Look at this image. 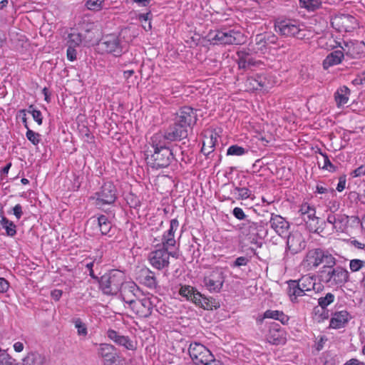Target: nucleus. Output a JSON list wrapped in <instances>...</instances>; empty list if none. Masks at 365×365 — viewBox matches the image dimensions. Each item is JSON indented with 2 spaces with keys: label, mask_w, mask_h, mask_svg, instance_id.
<instances>
[{
  "label": "nucleus",
  "mask_w": 365,
  "mask_h": 365,
  "mask_svg": "<svg viewBox=\"0 0 365 365\" xmlns=\"http://www.w3.org/2000/svg\"><path fill=\"white\" fill-rule=\"evenodd\" d=\"M287 284V294L292 302H297V299L299 297L305 295L311 296L309 294H307L304 291L297 280H289Z\"/></svg>",
  "instance_id": "5701e85b"
},
{
  "label": "nucleus",
  "mask_w": 365,
  "mask_h": 365,
  "mask_svg": "<svg viewBox=\"0 0 365 365\" xmlns=\"http://www.w3.org/2000/svg\"><path fill=\"white\" fill-rule=\"evenodd\" d=\"M237 54L240 57L238 62L240 68H245L247 66L252 64L251 59L247 53L241 51L238 52Z\"/></svg>",
  "instance_id": "79ce46f5"
},
{
  "label": "nucleus",
  "mask_w": 365,
  "mask_h": 365,
  "mask_svg": "<svg viewBox=\"0 0 365 365\" xmlns=\"http://www.w3.org/2000/svg\"><path fill=\"white\" fill-rule=\"evenodd\" d=\"M0 225L6 230L8 236L14 237L16 234V225L6 217H2L0 220Z\"/></svg>",
  "instance_id": "f704fd0d"
},
{
  "label": "nucleus",
  "mask_w": 365,
  "mask_h": 365,
  "mask_svg": "<svg viewBox=\"0 0 365 365\" xmlns=\"http://www.w3.org/2000/svg\"><path fill=\"white\" fill-rule=\"evenodd\" d=\"M247 153V150L237 145H231L227 150V154L228 155H237L240 156Z\"/></svg>",
  "instance_id": "37998d69"
},
{
  "label": "nucleus",
  "mask_w": 365,
  "mask_h": 365,
  "mask_svg": "<svg viewBox=\"0 0 365 365\" xmlns=\"http://www.w3.org/2000/svg\"><path fill=\"white\" fill-rule=\"evenodd\" d=\"M178 226L179 222L177 219L171 220L170 228L163 234L161 244H156L155 250L149 253L148 260L154 268L160 270L169 267L170 256H175L169 250L175 246V232Z\"/></svg>",
  "instance_id": "f257e3e1"
},
{
  "label": "nucleus",
  "mask_w": 365,
  "mask_h": 365,
  "mask_svg": "<svg viewBox=\"0 0 365 365\" xmlns=\"http://www.w3.org/2000/svg\"><path fill=\"white\" fill-rule=\"evenodd\" d=\"M165 132L173 142L185 139L188 135V129L175 121Z\"/></svg>",
  "instance_id": "f3484780"
},
{
  "label": "nucleus",
  "mask_w": 365,
  "mask_h": 365,
  "mask_svg": "<svg viewBox=\"0 0 365 365\" xmlns=\"http://www.w3.org/2000/svg\"><path fill=\"white\" fill-rule=\"evenodd\" d=\"M199 292L195 288L190 285H184L182 286L180 289L179 294L185 297L187 300H190L193 302L194 297L195 296V293Z\"/></svg>",
  "instance_id": "e433bc0d"
},
{
  "label": "nucleus",
  "mask_w": 365,
  "mask_h": 365,
  "mask_svg": "<svg viewBox=\"0 0 365 365\" xmlns=\"http://www.w3.org/2000/svg\"><path fill=\"white\" fill-rule=\"evenodd\" d=\"M348 271L341 267H334L327 269H320L319 279L329 287L342 286L349 280Z\"/></svg>",
  "instance_id": "7ed1b4c3"
},
{
  "label": "nucleus",
  "mask_w": 365,
  "mask_h": 365,
  "mask_svg": "<svg viewBox=\"0 0 365 365\" xmlns=\"http://www.w3.org/2000/svg\"><path fill=\"white\" fill-rule=\"evenodd\" d=\"M9 287V282L4 278L0 277V293L6 292Z\"/></svg>",
  "instance_id": "0e129e2a"
},
{
  "label": "nucleus",
  "mask_w": 365,
  "mask_h": 365,
  "mask_svg": "<svg viewBox=\"0 0 365 365\" xmlns=\"http://www.w3.org/2000/svg\"><path fill=\"white\" fill-rule=\"evenodd\" d=\"M351 175L353 178H357L365 175V164L361 165V166L353 170Z\"/></svg>",
  "instance_id": "bf43d9fd"
},
{
  "label": "nucleus",
  "mask_w": 365,
  "mask_h": 365,
  "mask_svg": "<svg viewBox=\"0 0 365 365\" xmlns=\"http://www.w3.org/2000/svg\"><path fill=\"white\" fill-rule=\"evenodd\" d=\"M117 344L123 346L128 350H133L135 349L133 342L128 336L123 335L119 339V341H118Z\"/></svg>",
  "instance_id": "de8ad7c7"
},
{
  "label": "nucleus",
  "mask_w": 365,
  "mask_h": 365,
  "mask_svg": "<svg viewBox=\"0 0 365 365\" xmlns=\"http://www.w3.org/2000/svg\"><path fill=\"white\" fill-rule=\"evenodd\" d=\"M247 81L250 85L252 86V88L255 90L262 89L264 87L265 81H263L260 76H258L257 78H250Z\"/></svg>",
  "instance_id": "a18cd8bd"
},
{
  "label": "nucleus",
  "mask_w": 365,
  "mask_h": 365,
  "mask_svg": "<svg viewBox=\"0 0 365 365\" xmlns=\"http://www.w3.org/2000/svg\"><path fill=\"white\" fill-rule=\"evenodd\" d=\"M155 299L153 296L140 299L125 297L128 307L140 318H147L151 315Z\"/></svg>",
  "instance_id": "39448f33"
},
{
  "label": "nucleus",
  "mask_w": 365,
  "mask_h": 365,
  "mask_svg": "<svg viewBox=\"0 0 365 365\" xmlns=\"http://www.w3.org/2000/svg\"><path fill=\"white\" fill-rule=\"evenodd\" d=\"M193 303L207 310H212L213 309H217L220 307L218 302L215 301L212 297H207L202 295L200 292L195 293V296H193Z\"/></svg>",
  "instance_id": "aec40b11"
},
{
  "label": "nucleus",
  "mask_w": 365,
  "mask_h": 365,
  "mask_svg": "<svg viewBox=\"0 0 365 365\" xmlns=\"http://www.w3.org/2000/svg\"><path fill=\"white\" fill-rule=\"evenodd\" d=\"M262 226L260 223L247 222L241 228L242 233L247 236L252 243H257V235L259 228Z\"/></svg>",
  "instance_id": "412c9836"
},
{
  "label": "nucleus",
  "mask_w": 365,
  "mask_h": 365,
  "mask_svg": "<svg viewBox=\"0 0 365 365\" xmlns=\"http://www.w3.org/2000/svg\"><path fill=\"white\" fill-rule=\"evenodd\" d=\"M126 43L122 41L119 36L109 34L102 38L98 43L99 49L102 51L111 53L115 56H120L124 53Z\"/></svg>",
  "instance_id": "6e6552de"
},
{
  "label": "nucleus",
  "mask_w": 365,
  "mask_h": 365,
  "mask_svg": "<svg viewBox=\"0 0 365 365\" xmlns=\"http://www.w3.org/2000/svg\"><path fill=\"white\" fill-rule=\"evenodd\" d=\"M349 313L346 311H341L334 314L330 320L329 327L332 329L344 327L349 320Z\"/></svg>",
  "instance_id": "a878e982"
},
{
  "label": "nucleus",
  "mask_w": 365,
  "mask_h": 365,
  "mask_svg": "<svg viewBox=\"0 0 365 365\" xmlns=\"http://www.w3.org/2000/svg\"><path fill=\"white\" fill-rule=\"evenodd\" d=\"M173 142L170 140L165 132H159L154 134L150 140V145L153 150H162L164 148H170L168 145Z\"/></svg>",
  "instance_id": "6ab92c4d"
},
{
  "label": "nucleus",
  "mask_w": 365,
  "mask_h": 365,
  "mask_svg": "<svg viewBox=\"0 0 365 365\" xmlns=\"http://www.w3.org/2000/svg\"><path fill=\"white\" fill-rule=\"evenodd\" d=\"M346 182V176L345 175L341 176L339 179V182L336 186V190L338 192H342L345 189Z\"/></svg>",
  "instance_id": "680f3d73"
},
{
  "label": "nucleus",
  "mask_w": 365,
  "mask_h": 365,
  "mask_svg": "<svg viewBox=\"0 0 365 365\" xmlns=\"http://www.w3.org/2000/svg\"><path fill=\"white\" fill-rule=\"evenodd\" d=\"M81 41V36L79 34L73 33L68 36V42L71 43L70 45H73V46L79 45Z\"/></svg>",
  "instance_id": "603ef678"
},
{
  "label": "nucleus",
  "mask_w": 365,
  "mask_h": 365,
  "mask_svg": "<svg viewBox=\"0 0 365 365\" xmlns=\"http://www.w3.org/2000/svg\"><path fill=\"white\" fill-rule=\"evenodd\" d=\"M278 325L272 326L267 335V340L274 345L284 344L286 342V333L284 329L277 327Z\"/></svg>",
  "instance_id": "a211bd4d"
},
{
  "label": "nucleus",
  "mask_w": 365,
  "mask_h": 365,
  "mask_svg": "<svg viewBox=\"0 0 365 365\" xmlns=\"http://www.w3.org/2000/svg\"><path fill=\"white\" fill-rule=\"evenodd\" d=\"M304 25L295 20H283L275 24V30L282 36H294L299 39L306 37Z\"/></svg>",
  "instance_id": "0eeeda50"
},
{
  "label": "nucleus",
  "mask_w": 365,
  "mask_h": 365,
  "mask_svg": "<svg viewBox=\"0 0 365 365\" xmlns=\"http://www.w3.org/2000/svg\"><path fill=\"white\" fill-rule=\"evenodd\" d=\"M249 259L247 257H239L233 262L232 267L246 266L249 262Z\"/></svg>",
  "instance_id": "4d7b16f0"
},
{
  "label": "nucleus",
  "mask_w": 365,
  "mask_h": 365,
  "mask_svg": "<svg viewBox=\"0 0 365 365\" xmlns=\"http://www.w3.org/2000/svg\"><path fill=\"white\" fill-rule=\"evenodd\" d=\"M148 163L153 168H167L174 160V155L170 148L162 150H146Z\"/></svg>",
  "instance_id": "20e7f679"
},
{
  "label": "nucleus",
  "mask_w": 365,
  "mask_h": 365,
  "mask_svg": "<svg viewBox=\"0 0 365 365\" xmlns=\"http://www.w3.org/2000/svg\"><path fill=\"white\" fill-rule=\"evenodd\" d=\"M265 318L278 320L283 324H287L289 321L288 316L284 314L282 311L278 310H267L263 315V319Z\"/></svg>",
  "instance_id": "7c9ffc66"
},
{
  "label": "nucleus",
  "mask_w": 365,
  "mask_h": 365,
  "mask_svg": "<svg viewBox=\"0 0 365 365\" xmlns=\"http://www.w3.org/2000/svg\"><path fill=\"white\" fill-rule=\"evenodd\" d=\"M269 223L271 227L280 236L286 234L289 227V222L284 217L278 215L272 214Z\"/></svg>",
  "instance_id": "4be33fe9"
},
{
  "label": "nucleus",
  "mask_w": 365,
  "mask_h": 365,
  "mask_svg": "<svg viewBox=\"0 0 365 365\" xmlns=\"http://www.w3.org/2000/svg\"><path fill=\"white\" fill-rule=\"evenodd\" d=\"M73 45H69L67 48V58L71 61H73L76 58V51Z\"/></svg>",
  "instance_id": "6e6d98bb"
},
{
  "label": "nucleus",
  "mask_w": 365,
  "mask_h": 365,
  "mask_svg": "<svg viewBox=\"0 0 365 365\" xmlns=\"http://www.w3.org/2000/svg\"><path fill=\"white\" fill-rule=\"evenodd\" d=\"M320 154L322 155V156L323 158V163H322V168L329 170H334V165L331 164L327 155L324 154L322 153H320Z\"/></svg>",
  "instance_id": "864d4df0"
},
{
  "label": "nucleus",
  "mask_w": 365,
  "mask_h": 365,
  "mask_svg": "<svg viewBox=\"0 0 365 365\" xmlns=\"http://www.w3.org/2000/svg\"><path fill=\"white\" fill-rule=\"evenodd\" d=\"M28 112L31 114L34 120L40 125L42 124L43 118L41 112L36 110L33 106H29Z\"/></svg>",
  "instance_id": "09e8293b"
},
{
  "label": "nucleus",
  "mask_w": 365,
  "mask_h": 365,
  "mask_svg": "<svg viewBox=\"0 0 365 365\" xmlns=\"http://www.w3.org/2000/svg\"><path fill=\"white\" fill-rule=\"evenodd\" d=\"M104 0H88L86 6L90 10L98 11L103 8Z\"/></svg>",
  "instance_id": "49530a36"
},
{
  "label": "nucleus",
  "mask_w": 365,
  "mask_h": 365,
  "mask_svg": "<svg viewBox=\"0 0 365 365\" xmlns=\"http://www.w3.org/2000/svg\"><path fill=\"white\" fill-rule=\"evenodd\" d=\"M347 218L348 217L345 215L330 213L327 216V222L332 225L334 228H337L338 224L343 223Z\"/></svg>",
  "instance_id": "4c0bfd02"
},
{
  "label": "nucleus",
  "mask_w": 365,
  "mask_h": 365,
  "mask_svg": "<svg viewBox=\"0 0 365 365\" xmlns=\"http://www.w3.org/2000/svg\"><path fill=\"white\" fill-rule=\"evenodd\" d=\"M315 281V277L309 274L304 275L297 280L299 285L307 294L314 291L316 284Z\"/></svg>",
  "instance_id": "c756f323"
},
{
  "label": "nucleus",
  "mask_w": 365,
  "mask_h": 365,
  "mask_svg": "<svg viewBox=\"0 0 365 365\" xmlns=\"http://www.w3.org/2000/svg\"><path fill=\"white\" fill-rule=\"evenodd\" d=\"M174 121L188 129L197 121L196 112L190 107H182L176 113Z\"/></svg>",
  "instance_id": "ddd939ff"
},
{
  "label": "nucleus",
  "mask_w": 365,
  "mask_h": 365,
  "mask_svg": "<svg viewBox=\"0 0 365 365\" xmlns=\"http://www.w3.org/2000/svg\"><path fill=\"white\" fill-rule=\"evenodd\" d=\"M336 45L333 46L334 48L340 47L341 48L347 56H350L354 57V56L356 53L355 51V42L352 41H344L341 40L339 41H336Z\"/></svg>",
  "instance_id": "c85d7f7f"
},
{
  "label": "nucleus",
  "mask_w": 365,
  "mask_h": 365,
  "mask_svg": "<svg viewBox=\"0 0 365 365\" xmlns=\"http://www.w3.org/2000/svg\"><path fill=\"white\" fill-rule=\"evenodd\" d=\"M306 247V242L299 232H291L287 240L284 260L287 262L290 256L302 252Z\"/></svg>",
  "instance_id": "9b49d317"
},
{
  "label": "nucleus",
  "mask_w": 365,
  "mask_h": 365,
  "mask_svg": "<svg viewBox=\"0 0 365 365\" xmlns=\"http://www.w3.org/2000/svg\"><path fill=\"white\" fill-rule=\"evenodd\" d=\"M225 282V275L222 269L215 267L207 272L202 279V285L210 293H219Z\"/></svg>",
  "instance_id": "1a4fd4ad"
},
{
  "label": "nucleus",
  "mask_w": 365,
  "mask_h": 365,
  "mask_svg": "<svg viewBox=\"0 0 365 365\" xmlns=\"http://www.w3.org/2000/svg\"><path fill=\"white\" fill-rule=\"evenodd\" d=\"M47 359L43 354L31 351L23 359V365H46Z\"/></svg>",
  "instance_id": "393cba45"
},
{
  "label": "nucleus",
  "mask_w": 365,
  "mask_h": 365,
  "mask_svg": "<svg viewBox=\"0 0 365 365\" xmlns=\"http://www.w3.org/2000/svg\"><path fill=\"white\" fill-rule=\"evenodd\" d=\"M122 335H120L118 332H117L115 330L109 329L107 331V336L112 341H113L115 344L118 343L119 341V339L121 337Z\"/></svg>",
  "instance_id": "5fc2aeb1"
},
{
  "label": "nucleus",
  "mask_w": 365,
  "mask_h": 365,
  "mask_svg": "<svg viewBox=\"0 0 365 365\" xmlns=\"http://www.w3.org/2000/svg\"><path fill=\"white\" fill-rule=\"evenodd\" d=\"M117 191L114 185L110 182L104 183L99 191L96 192L91 199L93 205L99 209L105 205H112L117 198Z\"/></svg>",
  "instance_id": "423d86ee"
},
{
  "label": "nucleus",
  "mask_w": 365,
  "mask_h": 365,
  "mask_svg": "<svg viewBox=\"0 0 365 365\" xmlns=\"http://www.w3.org/2000/svg\"><path fill=\"white\" fill-rule=\"evenodd\" d=\"M344 365H365V363L359 361L357 359H351L347 361Z\"/></svg>",
  "instance_id": "338daca9"
},
{
  "label": "nucleus",
  "mask_w": 365,
  "mask_h": 365,
  "mask_svg": "<svg viewBox=\"0 0 365 365\" xmlns=\"http://www.w3.org/2000/svg\"><path fill=\"white\" fill-rule=\"evenodd\" d=\"M232 193L235 195L237 194V196L236 197L237 200H243L249 198H254L252 191L249 188L245 187H241L239 186H235Z\"/></svg>",
  "instance_id": "72a5a7b5"
},
{
  "label": "nucleus",
  "mask_w": 365,
  "mask_h": 365,
  "mask_svg": "<svg viewBox=\"0 0 365 365\" xmlns=\"http://www.w3.org/2000/svg\"><path fill=\"white\" fill-rule=\"evenodd\" d=\"M232 214L238 220H244L246 217L244 211L240 207L234 208Z\"/></svg>",
  "instance_id": "052dcab7"
},
{
  "label": "nucleus",
  "mask_w": 365,
  "mask_h": 365,
  "mask_svg": "<svg viewBox=\"0 0 365 365\" xmlns=\"http://www.w3.org/2000/svg\"><path fill=\"white\" fill-rule=\"evenodd\" d=\"M344 58V52L337 50L330 53L323 61V67L328 69L329 67L339 64Z\"/></svg>",
  "instance_id": "bb28decb"
},
{
  "label": "nucleus",
  "mask_w": 365,
  "mask_h": 365,
  "mask_svg": "<svg viewBox=\"0 0 365 365\" xmlns=\"http://www.w3.org/2000/svg\"><path fill=\"white\" fill-rule=\"evenodd\" d=\"M267 40H269V38H267V34H258L255 37V43L258 46L257 49L262 51L264 48H265L267 46Z\"/></svg>",
  "instance_id": "c03bdc74"
},
{
  "label": "nucleus",
  "mask_w": 365,
  "mask_h": 365,
  "mask_svg": "<svg viewBox=\"0 0 365 365\" xmlns=\"http://www.w3.org/2000/svg\"><path fill=\"white\" fill-rule=\"evenodd\" d=\"M73 323L78 335L86 336L88 334L87 327L81 319H74Z\"/></svg>",
  "instance_id": "a19ab883"
},
{
  "label": "nucleus",
  "mask_w": 365,
  "mask_h": 365,
  "mask_svg": "<svg viewBox=\"0 0 365 365\" xmlns=\"http://www.w3.org/2000/svg\"><path fill=\"white\" fill-rule=\"evenodd\" d=\"M125 276L121 271L113 269L104 274L99 280L100 289L107 295L116 294L124 286Z\"/></svg>",
  "instance_id": "f03ea898"
},
{
  "label": "nucleus",
  "mask_w": 365,
  "mask_h": 365,
  "mask_svg": "<svg viewBox=\"0 0 365 365\" xmlns=\"http://www.w3.org/2000/svg\"><path fill=\"white\" fill-rule=\"evenodd\" d=\"M334 299L335 297L333 294L327 293L325 297H320L318 299V304L322 309H324L331 304Z\"/></svg>",
  "instance_id": "ea45409f"
},
{
  "label": "nucleus",
  "mask_w": 365,
  "mask_h": 365,
  "mask_svg": "<svg viewBox=\"0 0 365 365\" xmlns=\"http://www.w3.org/2000/svg\"><path fill=\"white\" fill-rule=\"evenodd\" d=\"M138 289L137 285L134 282H128L122 288L121 290V297L123 300L126 303V300L125 299V297L135 299V291Z\"/></svg>",
  "instance_id": "473e14b6"
},
{
  "label": "nucleus",
  "mask_w": 365,
  "mask_h": 365,
  "mask_svg": "<svg viewBox=\"0 0 365 365\" xmlns=\"http://www.w3.org/2000/svg\"><path fill=\"white\" fill-rule=\"evenodd\" d=\"M24 345L21 341L15 342L14 344V349L16 352H21L24 350Z\"/></svg>",
  "instance_id": "774afa93"
},
{
  "label": "nucleus",
  "mask_w": 365,
  "mask_h": 365,
  "mask_svg": "<svg viewBox=\"0 0 365 365\" xmlns=\"http://www.w3.org/2000/svg\"><path fill=\"white\" fill-rule=\"evenodd\" d=\"M188 352L192 361L196 365H203L213 359L214 356L207 347L197 342L190 344Z\"/></svg>",
  "instance_id": "f8f14e48"
},
{
  "label": "nucleus",
  "mask_w": 365,
  "mask_h": 365,
  "mask_svg": "<svg viewBox=\"0 0 365 365\" xmlns=\"http://www.w3.org/2000/svg\"><path fill=\"white\" fill-rule=\"evenodd\" d=\"M321 0H299L302 8L306 9L308 11H314L322 6Z\"/></svg>",
  "instance_id": "c9c22d12"
},
{
  "label": "nucleus",
  "mask_w": 365,
  "mask_h": 365,
  "mask_svg": "<svg viewBox=\"0 0 365 365\" xmlns=\"http://www.w3.org/2000/svg\"><path fill=\"white\" fill-rule=\"evenodd\" d=\"M98 355L103 359L106 365H113L119 354L115 347L110 344H101L98 349Z\"/></svg>",
  "instance_id": "2eb2a0df"
},
{
  "label": "nucleus",
  "mask_w": 365,
  "mask_h": 365,
  "mask_svg": "<svg viewBox=\"0 0 365 365\" xmlns=\"http://www.w3.org/2000/svg\"><path fill=\"white\" fill-rule=\"evenodd\" d=\"M350 90L345 86L340 87L334 93V98L338 107L346 104L349 101Z\"/></svg>",
  "instance_id": "cd10ccee"
},
{
  "label": "nucleus",
  "mask_w": 365,
  "mask_h": 365,
  "mask_svg": "<svg viewBox=\"0 0 365 365\" xmlns=\"http://www.w3.org/2000/svg\"><path fill=\"white\" fill-rule=\"evenodd\" d=\"M364 266L365 262L358 259H351L349 262V268L353 272L359 271Z\"/></svg>",
  "instance_id": "8fccbe9b"
},
{
  "label": "nucleus",
  "mask_w": 365,
  "mask_h": 365,
  "mask_svg": "<svg viewBox=\"0 0 365 365\" xmlns=\"http://www.w3.org/2000/svg\"><path fill=\"white\" fill-rule=\"evenodd\" d=\"M14 360L6 353L0 354V365H13Z\"/></svg>",
  "instance_id": "3c124183"
},
{
  "label": "nucleus",
  "mask_w": 365,
  "mask_h": 365,
  "mask_svg": "<svg viewBox=\"0 0 365 365\" xmlns=\"http://www.w3.org/2000/svg\"><path fill=\"white\" fill-rule=\"evenodd\" d=\"M25 128L27 130L26 133L27 139L29 141H31L34 145H38L40 142V135L29 129L28 125L26 124L25 125Z\"/></svg>",
  "instance_id": "58836bf2"
},
{
  "label": "nucleus",
  "mask_w": 365,
  "mask_h": 365,
  "mask_svg": "<svg viewBox=\"0 0 365 365\" xmlns=\"http://www.w3.org/2000/svg\"><path fill=\"white\" fill-rule=\"evenodd\" d=\"M322 250L319 248L312 249L309 250L304 259L302 262V266L307 270L312 268H317L322 264Z\"/></svg>",
  "instance_id": "dca6fc26"
},
{
  "label": "nucleus",
  "mask_w": 365,
  "mask_h": 365,
  "mask_svg": "<svg viewBox=\"0 0 365 365\" xmlns=\"http://www.w3.org/2000/svg\"><path fill=\"white\" fill-rule=\"evenodd\" d=\"M62 293L60 289H54L51 292V295L54 300L58 301L62 296Z\"/></svg>",
  "instance_id": "69168bd1"
},
{
  "label": "nucleus",
  "mask_w": 365,
  "mask_h": 365,
  "mask_svg": "<svg viewBox=\"0 0 365 365\" xmlns=\"http://www.w3.org/2000/svg\"><path fill=\"white\" fill-rule=\"evenodd\" d=\"M217 142V137L214 136L212 134L210 135V138H206L203 140V144H206V145L211 150H213V148L215 145V143Z\"/></svg>",
  "instance_id": "13d9d810"
},
{
  "label": "nucleus",
  "mask_w": 365,
  "mask_h": 365,
  "mask_svg": "<svg viewBox=\"0 0 365 365\" xmlns=\"http://www.w3.org/2000/svg\"><path fill=\"white\" fill-rule=\"evenodd\" d=\"M212 41L214 43L230 45H239L244 43L245 37L240 31L234 29L229 31H217L212 37Z\"/></svg>",
  "instance_id": "9d476101"
},
{
  "label": "nucleus",
  "mask_w": 365,
  "mask_h": 365,
  "mask_svg": "<svg viewBox=\"0 0 365 365\" xmlns=\"http://www.w3.org/2000/svg\"><path fill=\"white\" fill-rule=\"evenodd\" d=\"M13 213L16 219L19 220L23 215L22 206L20 204L16 205L13 208Z\"/></svg>",
  "instance_id": "e2e57ef3"
},
{
  "label": "nucleus",
  "mask_w": 365,
  "mask_h": 365,
  "mask_svg": "<svg viewBox=\"0 0 365 365\" xmlns=\"http://www.w3.org/2000/svg\"><path fill=\"white\" fill-rule=\"evenodd\" d=\"M88 225H97L102 235H106L111 230L112 225L106 215H101L98 217H94L89 219Z\"/></svg>",
  "instance_id": "b1692460"
},
{
  "label": "nucleus",
  "mask_w": 365,
  "mask_h": 365,
  "mask_svg": "<svg viewBox=\"0 0 365 365\" xmlns=\"http://www.w3.org/2000/svg\"><path fill=\"white\" fill-rule=\"evenodd\" d=\"M322 264H324V266L321 269H327L329 268H331L335 267L336 263V259L334 257L332 256L328 251H325L322 250Z\"/></svg>",
  "instance_id": "2f4dec72"
},
{
  "label": "nucleus",
  "mask_w": 365,
  "mask_h": 365,
  "mask_svg": "<svg viewBox=\"0 0 365 365\" xmlns=\"http://www.w3.org/2000/svg\"><path fill=\"white\" fill-rule=\"evenodd\" d=\"M299 212L303 220L307 225L309 230L315 232L317 229L319 221V218L316 217L315 208L305 202L301 205Z\"/></svg>",
  "instance_id": "4468645a"
}]
</instances>
